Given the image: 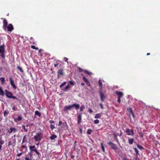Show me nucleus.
Listing matches in <instances>:
<instances>
[{
  "label": "nucleus",
  "mask_w": 160,
  "mask_h": 160,
  "mask_svg": "<svg viewBox=\"0 0 160 160\" xmlns=\"http://www.w3.org/2000/svg\"><path fill=\"white\" fill-rule=\"evenodd\" d=\"M84 72L86 73L87 74L89 75H91L92 74V73L91 72H89L87 70H84Z\"/></svg>",
  "instance_id": "obj_39"
},
{
  "label": "nucleus",
  "mask_w": 160,
  "mask_h": 160,
  "mask_svg": "<svg viewBox=\"0 0 160 160\" xmlns=\"http://www.w3.org/2000/svg\"><path fill=\"white\" fill-rule=\"evenodd\" d=\"M10 83L12 88L14 89H16L17 88V86L14 84V80L11 77L9 78Z\"/></svg>",
  "instance_id": "obj_9"
},
{
  "label": "nucleus",
  "mask_w": 160,
  "mask_h": 160,
  "mask_svg": "<svg viewBox=\"0 0 160 160\" xmlns=\"http://www.w3.org/2000/svg\"><path fill=\"white\" fill-rule=\"evenodd\" d=\"M69 84L72 85H74L75 84V82L74 81H70L69 82Z\"/></svg>",
  "instance_id": "obj_36"
},
{
  "label": "nucleus",
  "mask_w": 160,
  "mask_h": 160,
  "mask_svg": "<svg viewBox=\"0 0 160 160\" xmlns=\"http://www.w3.org/2000/svg\"><path fill=\"white\" fill-rule=\"evenodd\" d=\"M72 108V105L66 106L64 107L63 111H67L68 110H70Z\"/></svg>",
  "instance_id": "obj_11"
},
{
  "label": "nucleus",
  "mask_w": 160,
  "mask_h": 160,
  "mask_svg": "<svg viewBox=\"0 0 160 160\" xmlns=\"http://www.w3.org/2000/svg\"><path fill=\"white\" fill-rule=\"evenodd\" d=\"M64 75L63 70L62 69L59 70L57 73V76L58 78H60L59 76H62Z\"/></svg>",
  "instance_id": "obj_13"
},
{
  "label": "nucleus",
  "mask_w": 160,
  "mask_h": 160,
  "mask_svg": "<svg viewBox=\"0 0 160 160\" xmlns=\"http://www.w3.org/2000/svg\"><path fill=\"white\" fill-rule=\"evenodd\" d=\"M136 145L138 148L140 150H142L144 149L142 147L139 145L138 144H137Z\"/></svg>",
  "instance_id": "obj_34"
},
{
  "label": "nucleus",
  "mask_w": 160,
  "mask_h": 160,
  "mask_svg": "<svg viewBox=\"0 0 160 160\" xmlns=\"http://www.w3.org/2000/svg\"><path fill=\"white\" fill-rule=\"evenodd\" d=\"M12 145V142L11 141H9L8 142V147H9Z\"/></svg>",
  "instance_id": "obj_47"
},
{
  "label": "nucleus",
  "mask_w": 160,
  "mask_h": 160,
  "mask_svg": "<svg viewBox=\"0 0 160 160\" xmlns=\"http://www.w3.org/2000/svg\"><path fill=\"white\" fill-rule=\"evenodd\" d=\"M129 112L130 114H131L132 115L133 117H134V115L133 112L131 108H130L129 110Z\"/></svg>",
  "instance_id": "obj_30"
},
{
  "label": "nucleus",
  "mask_w": 160,
  "mask_h": 160,
  "mask_svg": "<svg viewBox=\"0 0 160 160\" xmlns=\"http://www.w3.org/2000/svg\"><path fill=\"white\" fill-rule=\"evenodd\" d=\"M0 81L2 84L5 83V78L4 77H1L0 78Z\"/></svg>",
  "instance_id": "obj_29"
},
{
  "label": "nucleus",
  "mask_w": 160,
  "mask_h": 160,
  "mask_svg": "<svg viewBox=\"0 0 160 160\" xmlns=\"http://www.w3.org/2000/svg\"><path fill=\"white\" fill-rule=\"evenodd\" d=\"M5 94L7 98H9L16 99L17 100H18V98L13 95V94L12 92H9L7 90H5Z\"/></svg>",
  "instance_id": "obj_2"
},
{
  "label": "nucleus",
  "mask_w": 160,
  "mask_h": 160,
  "mask_svg": "<svg viewBox=\"0 0 160 160\" xmlns=\"http://www.w3.org/2000/svg\"><path fill=\"white\" fill-rule=\"evenodd\" d=\"M82 80L83 81L86 82V84L88 86H91V84L89 81L88 80V79L86 78L85 76H83L82 77Z\"/></svg>",
  "instance_id": "obj_10"
},
{
  "label": "nucleus",
  "mask_w": 160,
  "mask_h": 160,
  "mask_svg": "<svg viewBox=\"0 0 160 160\" xmlns=\"http://www.w3.org/2000/svg\"><path fill=\"white\" fill-rule=\"evenodd\" d=\"M35 115H37L39 117H40L41 115V113L38 111H35Z\"/></svg>",
  "instance_id": "obj_27"
},
{
  "label": "nucleus",
  "mask_w": 160,
  "mask_h": 160,
  "mask_svg": "<svg viewBox=\"0 0 160 160\" xmlns=\"http://www.w3.org/2000/svg\"><path fill=\"white\" fill-rule=\"evenodd\" d=\"M134 140V138H129L128 139V143L130 145L132 144L133 143Z\"/></svg>",
  "instance_id": "obj_19"
},
{
  "label": "nucleus",
  "mask_w": 160,
  "mask_h": 160,
  "mask_svg": "<svg viewBox=\"0 0 160 160\" xmlns=\"http://www.w3.org/2000/svg\"><path fill=\"white\" fill-rule=\"evenodd\" d=\"M99 86L101 89L102 88V81L100 80H99L98 81Z\"/></svg>",
  "instance_id": "obj_24"
},
{
  "label": "nucleus",
  "mask_w": 160,
  "mask_h": 160,
  "mask_svg": "<svg viewBox=\"0 0 160 160\" xmlns=\"http://www.w3.org/2000/svg\"><path fill=\"white\" fill-rule=\"evenodd\" d=\"M70 87V86L68 85L63 89V91L65 92L67 91V89H69Z\"/></svg>",
  "instance_id": "obj_35"
},
{
  "label": "nucleus",
  "mask_w": 160,
  "mask_h": 160,
  "mask_svg": "<svg viewBox=\"0 0 160 160\" xmlns=\"http://www.w3.org/2000/svg\"><path fill=\"white\" fill-rule=\"evenodd\" d=\"M30 43H32L33 44H35L36 42L34 41V40H32L30 42Z\"/></svg>",
  "instance_id": "obj_50"
},
{
  "label": "nucleus",
  "mask_w": 160,
  "mask_h": 160,
  "mask_svg": "<svg viewBox=\"0 0 160 160\" xmlns=\"http://www.w3.org/2000/svg\"><path fill=\"white\" fill-rule=\"evenodd\" d=\"M4 143V141L3 140L1 139L0 140V151H1L2 148V145Z\"/></svg>",
  "instance_id": "obj_23"
},
{
  "label": "nucleus",
  "mask_w": 160,
  "mask_h": 160,
  "mask_svg": "<svg viewBox=\"0 0 160 160\" xmlns=\"http://www.w3.org/2000/svg\"><path fill=\"white\" fill-rule=\"evenodd\" d=\"M123 160H129L126 158H124L123 159Z\"/></svg>",
  "instance_id": "obj_63"
},
{
  "label": "nucleus",
  "mask_w": 160,
  "mask_h": 160,
  "mask_svg": "<svg viewBox=\"0 0 160 160\" xmlns=\"http://www.w3.org/2000/svg\"><path fill=\"white\" fill-rule=\"evenodd\" d=\"M22 152H21V153H18V154H17V156H18V157H19L22 154Z\"/></svg>",
  "instance_id": "obj_56"
},
{
  "label": "nucleus",
  "mask_w": 160,
  "mask_h": 160,
  "mask_svg": "<svg viewBox=\"0 0 160 160\" xmlns=\"http://www.w3.org/2000/svg\"><path fill=\"white\" fill-rule=\"evenodd\" d=\"M29 148L31 151H34L38 155L40 153L37 151V149L36 148V147L35 145L32 146H30L29 147Z\"/></svg>",
  "instance_id": "obj_6"
},
{
  "label": "nucleus",
  "mask_w": 160,
  "mask_h": 160,
  "mask_svg": "<svg viewBox=\"0 0 160 160\" xmlns=\"http://www.w3.org/2000/svg\"><path fill=\"white\" fill-rule=\"evenodd\" d=\"M139 134L141 137L142 138H143V134L142 133L139 132Z\"/></svg>",
  "instance_id": "obj_48"
},
{
  "label": "nucleus",
  "mask_w": 160,
  "mask_h": 160,
  "mask_svg": "<svg viewBox=\"0 0 160 160\" xmlns=\"http://www.w3.org/2000/svg\"><path fill=\"white\" fill-rule=\"evenodd\" d=\"M29 155L30 157H26L25 158V160H32V154L31 153H29Z\"/></svg>",
  "instance_id": "obj_20"
},
{
  "label": "nucleus",
  "mask_w": 160,
  "mask_h": 160,
  "mask_svg": "<svg viewBox=\"0 0 160 160\" xmlns=\"http://www.w3.org/2000/svg\"><path fill=\"white\" fill-rule=\"evenodd\" d=\"M8 22L5 18L3 20V28L4 30H6L7 29L8 31L11 32L14 29V27L12 24H9L8 26Z\"/></svg>",
  "instance_id": "obj_1"
},
{
  "label": "nucleus",
  "mask_w": 160,
  "mask_h": 160,
  "mask_svg": "<svg viewBox=\"0 0 160 160\" xmlns=\"http://www.w3.org/2000/svg\"><path fill=\"white\" fill-rule=\"evenodd\" d=\"M22 128L24 129V131L25 132H28V129L26 128H25V126L24 125H22Z\"/></svg>",
  "instance_id": "obj_32"
},
{
  "label": "nucleus",
  "mask_w": 160,
  "mask_h": 160,
  "mask_svg": "<svg viewBox=\"0 0 160 160\" xmlns=\"http://www.w3.org/2000/svg\"><path fill=\"white\" fill-rule=\"evenodd\" d=\"M17 131V129L15 128H11L8 130V132L10 134L12 132H15Z\"/></svg>",
  "instance_id": "obj_14"
},
{
  "label": "nucleus",
  "mask_w": 160,
  "mask_h": 160,
  "mask_svg": "<svg viewBox=\"0 0 160 160\" xmlns=\"http://www.w3.org/2000/svg\"><path fill=\"white\" fill-rule=\"evenodd\" d=\"M4 94V91L2 89V88L0 86V95L3 96Z\"/></svg>",
  "instance_id": "obj_25"
},
{
  "label": "nucleus",
  "mask_w": 160,
  "mask_h": 160,
  "mask_svg": "<svg viewBox=\"0 0 160 160\" xmlns=\"http://www.w3.org/2000/svg\"><path fill=\"white\" fill-rule=\"evenodd\" d=\"M30 40L31 41H32V40H34L33 39V38L32 37H31L30 38Z\"/></svg>",
  "instance_id": "obj_62"
},
{
  "label": "nucleus",
  "mask_w": 160,
  "mask_h": 160,
  "mask_svg": "<svg viewBox=\"0 0 160 160\" xmlns=\"http://www.w3.org/2000/svg\"><path fill=\"white\" fill-rule=\"evenodd\" d=\"M50 127L52 130H53L55 128L54 125L53 124H51L50 126Z\"/></svg>",
  "instance_id": "obj_42"
},
{
  "label": "nucleus",
  "mask_w": 160,
  "mask_h": 160,
  "mask_svg": "<svg viewBox=\"0 0 160 160\" xmlns=\"http://www.w3.org/2000/svg\"><path fill=\"white\" fill-rule=\"evenodd\" d=\"M63 123L61 121H60L59 122L58 125L60 126L62 125V124H63Z\"/></svg>",
  "instance_id": "obj_53"
},
{
  "label": "nucleus",
  "mask_w": 160,
  "mask_h": 160,
  "mask_svg": "<svg viewBox=\"0 0 160 160\" xmlns=\"http://www.w3.org/2000/svg\"><path fill=\"white\" fill-rule=\"evenodd\" d=\"M108 145L111 146V148L112 149L116 150L118 149V148L116 144H114L113 142H109L108 143Z\"/></svg>",
  "instance_id": "obj_7"
},
{
  "label": "nucleus",
  "mask_w": 160,
  "mask_h": 160,
  "mask_svg": "<svg viewBox=\"0 0 160 160\" xmlns=\"http://www.w3.org/2000/svg\"><path fill=\"white\" fill-rule=\"evenodd\" d=\"M57 138V136L55 134L52 135L50 137V139L51 140H53Z\"/></svg>",
  "instance_id": "obj_22"
},
{
  "label": "nucleus",
  "mask_w": 160,
  "mask_h": 160,
  "mask_svg": "<svg viewBox=\"0 0 160 160\" xmlns=\"http://www.w3.org/2000/svg\"><path fill=\"white\" fill-rule=\"evenodd\" d=\"M42 136L41 133L38 132L36 135L34 136V139L35 140L37 141H40L42 138Z\"/></svg>",
  "instance_id": "obj_4"
},
{
  "label": "nucleus",
  "mask_w": 160,
  "mask_h": 160,
  "mask_svg": "<svg viewBox=\"0 0 160 160\" xmlns=\"http://www.w3.org/2000/svg\"><path fill=\"white\" fill-rule=\"evenodd\" d=\"M88 112L90 113H92L93 112L92 110L90 108L88 109Z\"/></svg>",
  "instance_id": "obj_55"
},
{
  "label": "nucleus",
  "mask_w": 160,
  "mask_h": 160,
  "mask_svg": "<svg viewBox=\"0 0 160 160\" xmlns=\"http://www.w3.org/2000/svg\"><path fill=\"white\" fill-rule=\"evenodd\" d=\"M78 70L79 72H81L83 71V70L82 68L80 67H78Z\"/></svg>",
  "instance_id": "obj_46"
},
{
  "label": "nucleus",
  "mask_w": 160,
  "mask_h": 160,
  "mask_svg": "<svg viewBox=\"0 0 160 160\" xmlns=\"http://www.w3.org/2000/svg\"><path fill=\"white\" fill-rule=\"evenodd\" d=\"M64 61L65 62H67L68 63V59L66 57H65L64 58Z\"/></svg>",
  "instance_id": "obj_49"
},
{
  "label": "nucleus",
  "mask_w": 160,
  "mask_h": 160,
  "mask_svg": "<svg viewBox=\"0 0 160 160\" xmlns=\"http://www.w3.org/2000/svg\"><path fill=\"white\" fill-rule=\"evenodd\" d=\"M72 108L73 107H75V109L76 110H78L79 109L80 107V105L79 104L74 103L72 104Z\"/></svg>",
  "instance_id": "obj_18"
},
{
  "label": "nucleus",
  "mask_w": 160,
  "mask_h": 160,
  "mask_svg": "<svg viewBox=\"0 0 160 160\" xmlns=\"http://www.w3.org/2000/svg\"><path fill=\"white\" fill-rule=\"evenodd\" d=\"M49 122L51 123H54V122L52 120H50Z\"/></svg>",
  "instance_id": "obj_58"
},
{
  "label": "nucleus",
  "mask_w": 160,
  "mask_h": 160,
  "mask_svg": "<svg viewBox=\"0 0 160 160\" xmlns=\"http://www.w3.org/2000/svg\"><path fill=\"white\" fill-rule=\"evenodd\" d=\"M113 135L114 136V140L118 139V138H117V134H116L114 132L113 133Z\"/></svg>",
  "instance_id": "obj_40"
},
{
  "label": "nucleus",
  "mask_w": 160,
  "mask_h": 160,
  "mask_svg": "<svg viewBox=\"0 0 160 160\" xmlns=\"http://www.w3.org/2000/svg\"><path fill=\"white\" fill-rule=\"evenodd\" d=\"M59 62V61L58 60H57L56 61V63L54 64V67H57V66L58 65Z\"/></svg>",
  "instance_id": "obj_37"
},
{
  "label": "nucleus",
  "mask_w": 160,
  "mask_h": 160,
  "mask_svg": "<svg viewBox=\"0 0 160 160\" xmlns=\"http://www.w3.org/2000/svg\"><path fill=\"white\" fill-rule=\"evenodd\" d=\"M26 135H25L24 136V137L23 138L22 142V143L21 146L22 147L24 148H27L26 145L28 143V142L26 139Z\"/></svg>",
  "instance_id": "obj_5"
},
{
  "label": "nucleus",
  "mask_w": 160,
  "mask_h": 160,
  "mask_svg": "<svg viewBox=\"0 0 160 160\" xmlns=\"http://www.w3.org/2000/svg\"><path fill=\"white\" fill-rule=\"evenodd\" d=\"M116 140V142H117V143H118L119 145H120V143H119V141H118V139H116V140Z\"/></svg>",
  "instance_id": "obj_57"
},
{
  "label": "nucleus",
  "mask_w": 160,
  "mask_h": 160,
  "mask_svg": "<svg viewBox=\"0 0 160 160\" xmlns=\"http://www.w3.org/2000/svg\"><path fill=\"white\" fill-rule=\"evenodd\" d=\"M85 108V107L84 105H82L80 107V110L82 112L83 111V109Z\"/></svg>",
  "instance_id": "obj_38"
},
{
  "label": "nucleus",
  "mask_w": 160,
  "mask_h": 160,
  "mask_svg": "<svg viewBox=\"0 0 160 160\" xmlns=\"http://www.w3.org/2000/svg\"><path fill=\"white\" fill-rule=\"evenodd\" d=\"M66 84V82H64L60 85V87L62 88Z\"/></svg>",
  "instance_id": "obj_45"
},
{
  "label": "nucleus",
  "mask_w": 160,
  "mask_h": 160,
  "mask_svg": "<svg viewBox=\"0 0 160 160\" xmlns=\"http://www.w3.org/2000/svg\"><path fill=\"white\" fill-rule=\"evenodd\" d=\"M94 122L95 124H98L99 123V121L98 119H96L94 121Z\"/></svg>",
  "instance_id": "obj_43"
},
{
  "label": "nucleus",
  "mask_w": 160,
  "mask_h": 160,
  "mask_svg": "<svg viewBox=\"0 0 160 160\" xmlns=\"http://www.w3.org/2000/svg\"><path fill=\"white\" fill-rule=\"evenodd\" d=\"M120 98H118V102L119 103H120L121 102Z\"/></svg>",
  "instance_id": "obj_54"
},
{
  "label": "nucleus",
  "mask_w": 160,
  "mask_h": 160,
  "mask_svg": "<svg viewBox=\"0 0 160 160\" xmlns=\"http://www.w3.org/2000/svg\"><path fill=\"white\" fill-rule=\"evenodd\" d=\"M17 68L20 71V72L22 73V72H23V69H22V68L20 67L19 66H18L17 67Z\"/></svg>",
  "instance_id": "obj_33"
},
{
  "label": "nucleus",
  "mask_w": 160,
  "mask_h": 160,
  "mask_svg": "<svg viewBox=\"0 0 160 160\" xmlns=\"http://www.w3.org/2000/svg\"><path fill=\"white\" fill-rule=\"evenodd\" d=\"M74 156L73 155H71V159H73L74 158Z\"/></svg>",
  "instance_id": "obj_60"
},
{
  "label": "nucleus",
  "mask_w": 160,
  "mask_h": 160,
  "mask_svg": "<svg viewBox=\"0 0 160 160\" xmlns=\"http://www.w3.org/2000/svg\"><path fill=\"white\" fill-rule=\"evenodd\" d=\"M133 149L134 150L136 154V157L138 158V155H139V151L138 149L136 148H133Z\"/></svg>",
  "instance_id": "obj_21"
},
{
  "label": "nucleus",
  "mask_w": 160,
  "mask_h": 160,
  "mask_svg": "<svg viewBox=\"0 0 160 160\" xmlns=\"http://www.w3.org/2000/svg\"><path fill=\"white\" fill-rule=\"evenodd\" d=\"M92 132V131L91 129H88L87 131V134L88 135L91 134Z\"/></svg>",
  "instance_id": "obj_31"
},
{
  "label": "nucleus",
  "mask_w": 160,
  "mask_h": 160,
  "mask_svg": "<svg viewBox=\"0 0 160 160\" xmlns=\"http://www.w3.org/2000/svg\"><path fill=\"white\" fill-rule=\"evenodd\" d=\"M101 117V114L99 113L96 114L95 116H94V118H100Z\"/></svg>",
  "instance_id": "obj_26"
},
{
  "label": "nucleus",
  "mask_w": 160,
  "mask_h": 160,
  "mask_svg": "<svg viewBox=\"0 0 160 160\" xmlns=\"http://www.w3.org/2000/svg\"><path fill=\"white\" fill-rule=\"evenodd\" d=\"M22 119L21 117L18 116L17 118H14V120L15 122H17L19 121H21Z\"/></svg>",
  "instance_id": "obj_17"
},
{
  "label": "nucleus",
  "mask_w": 160,
  "mask_h": 160,
  "mask_svg": "<svg viewBox=\"0 0 160 160\" xmlns=\"http://www.w3.org/2000/svg\"><path fill=\"white\" fill-rule=\"evenodd\" d=\"M12 109L14 111H16V108L15 107H13L12 108Z\"/></svg>",
  "instance_id": "obj_59"
},
{
  "label": "nucleus",
  "mask_w": 160,
  "mask_h": 160,
  "mask_svg": "<svg viewBox=\"0 0 160 160\" xmlns=\"http://www.w3.org/2000/svg\"><path fill=\"white\" fill-rule=\"evenodd\" d=\"M5 48L4 45L0 46V56L3 59L5 58Z\"/></svg>",
  "instance_id": "obj_3"
},
{
  "label": "nucleus",
  "mask_w": 160,
  "mask_h": 160,
  "mask_svg": "<svg viewBox=\"0 0 160 160\" xmlns=\"http://www.w3.org/2000/svg\"><path fill=\"white\" fill-rule=\"evenodd\" d=\"M101 145L102 151L103 152H105V149L103 143H101Z\"/></svg>",
  "instance_id": "obj_28"
},
{
  "label": "nucleus",
  "mask_w": 160,
  "mask_h": 160,
  "mask_svg": "<svg viewBox=\"0 0 160 160\" xmlns=\"http://www.w3.org/2000/svg\"><path fill=\"white\" fill-rule=\"evenodd\" d=\"M99 105H100L101 109H103V104L102 103H100Z\"/></svg>",
  "instance_id": "obj_51"
},
{
  "label": "nucleus",
  "mask_w": 160,
  "mask_h": 160,
  "mask_svg": "<svg viewBox=\"0 0 160 160\" xmlns=\"http://www.w3.org/2000/svg\"><path fill=\"white\" fill-rule=\"evenodd\" d=\"M135 160H139L138 159V158L136 157L135 158Z\"/></svg>",
  "instance_id": "obj_64"
},
{
  "label": "nucleus",
  "mask_w": 160,
  "mask_h": 160,
  "mask_svg": "<svg viewBox=\"0 0 160 160\" xmlns=\"http://www.w3.org/2000/svg\"><path fill=\"white\" fill-rule=\"evenodd\" d=\"M99 93L101 101L102 102H103L104 101V99L106 98L105 95L101 91L99 92Z\"/></svg>",
  "instance_id": "obj_12"
},
{
  "label": "nucleus",
  "mask_w": 160,
  "mask_h": 160,
  "mask_svg": "<svg viewBox=\"0 0 160 160\" xmlns=\"http://www.w3.org/2000/svg\"><path fill=\"white\" fill-rule=\"evenodd\" d=\"M81 85L82 86H84L85 85V84L84 83L82 82L81 83Z\"/></svg>",
  "instance_id": "obj_61"
},
{
  "label": "nucleus",
  "mask_w": 160,
  "mask_h": 160,
  "mask_svg": "<svg viewBox=\"0 0 160 160\" xmlns=\"http://www.w3.org/2000/svg\"><path fill=\"white\" fill-rule=\"evenodd\" d=\"M82 113L78 115V124H79L81 122L82 119Z\"/></svg>",
  "instance_id": "obj_15"
},
{
  "label": "nucleus",
  "mask_w": 160,
  "mask_h": 160,
  "mask_svg": "<svg viewBox=\"0 0 160 160\" xmlns=\"http://www.w3.org/2000/svg\"><path fill=\"white\" fill-rule=\"evenodd\" d=\"M8 113H9V112H8V110H5L4 112V113H3V114H4V116H5L6 115V114H8Z\"/></svg>",
  "instance_id": "obj_44"
},
{
  "label": "nucleus",
  "mask_w": 160,
  "mask_h": 160,
  "mask_svg": "<svg viewBox=\"0 0 160 160\" xmlns=\"http://www.w3.org/2000/svg\"><path fill=\"white\" fill-rule=\"evenodd\" d=\"M115 93L118 96V98H121L123 95V93L122 92L118 91H116L115 92Z\"/></svg>",
  "instance_id": "obj_16"
},
{
  "label": "nucleus",
  "mask_w": 160,
  "mask_h": 160,
  "mask_svg": "<svg viewBox=\"0 0 160 160\" xmlns=\"http://www.w3.org/2000/svg\"><path fill=\"white\" fill-rule=\"evenodd\" d=\"M79 131L80 133L82 134V127L79 128Z\"/></svg>",
  "instance_id": "obj_52"
},
{
  "label": "nucleus",
  "mask_w": 160,
  "mask_h": 160,
  "mask_svg": "<svg viewBox=\"0 0 160 160\" xmlns=\"http://www.w3.org/2000/svg\"><path fill=\"white\" fill-rule=\"evenodd\" d=\"M31 48H32L33 49H35V50H38V48L36 47L34 45H32V46H31Z\"/></svg>",
  "instance_id": "obj_41"
},
{
  "label": "nucleus",
  "mask_w": 160,
  "mask_h": 160,
  "mask_svg": "<svg viewBox=\"0 0 160 160\" xmlns=\"http://www.w3.org/2000/svg\"><path fill=\"white\" fill-rule=\"evenodd\" d=\"M126 132L128 135L133 136L134 135V131L133 130L127 128L126 129Z\"/></svg>",
  "instance_id": "obj_8"
}]
</instances>
